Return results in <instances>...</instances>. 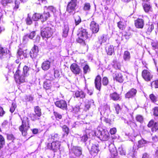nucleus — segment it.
<instances>
[{"mask_svg":"<svg viewBox=\"0 0 158 158\" xmlns=\"http://www.w3.org/2000/svg\"><path fill=\"white\" fill-rule=\"evenodd\" d=\"M22 124L19 127V130L22 132V135L25 136L27 134V131L30 127L29 120L27 117H24L21 119Z\"/></svg>","mask_w":158,"mask_h":158,"instance_id":"f257e3e1","label":"nucleus"},{"mask_svg":"<svg viewBox=\"0 0 158 158\" xmlns=\"http://www.w3.org/2000/svg\"><path fill=\"white\" fill-rule=\"evenodd\" d=\"M102 130L98 129L95 131V134L101 140L103 141L107 140L109 138V134L108 132L104 130L101 129Z\"/></svg>","mask_w":158,"mask_h":158,"instance_id":"f03ea898","label":"nucleus"},{"mask_svg":"<svg viewBox=\"0 0 158 158\" xmlns=\"http://www.w3.org/2000/svg\"><path fill=\"white\" fill-rule=\"evenodd\" d=\"M77 5V0H71L67 5V11L70 14L73 13Z\"/></svg>","mask_w":158,"mask_h":158,"instance_id":"7ed1b4c3","label":"nucleus"},{"mask_svg":"<svg viewBox=\"0 0 158 158\" xmlns=\"http://www.w3.org/2000/svg\"><path fill=\"white\" fill-rule=\"evenodd\" d=\"M53 33V31L51 28L46 27L42 28L41 31V35L43 38H48L51 37Z\"/></svg>","mask_w":158,"mask_h":158,"instance_id":"20e7f679","label":"nucleus"},{"mask_svg":"<svg viewBox=\"0 0 158 158\" xmlns=\"http://www.w3.org/2000/svg\"><path fill=\"white\" fill-rule=\"evenodd\" d=\"M19 73V70L18 69L15 74V77L16 81L20 83L25 82L26 80V77L27 76H25L22 73L20 74Z\"/></svg>","mask_w":158,"mask_h":158,"instance_id":"39448f33","label":"nucleus"},{"mask_svg":"<svg viewBox=\"0 0 158 158\" xmlns=\"http://www.w3.org/2000/svg\"><path fill=\"white\" fill-rule=\"evenodd\" d=\"M87 147L90 154L94 156L96 155L99 151L98 146L95 144L90 143Z\"/></svg>","mask_w":158,"mask_h":158,"instance_id":"423d86ee","label":"nucleus"},{"mask_svg":"<svg viewBox=\"0 0 158 158\" xmlns=\"http://www.w3.org/2000/svg\"><path fill=\"white\" fill-rule=\"evenodd\" d=\"M77 35L79 39L83 41L88 37L87 32H86V29L81 28L78 30V33Z\"/></svg>","mask_w":158,"mask_h":158,"instance_id":"0eeeda50","label":"nucleus"},{"mask_svg":"<svg viewBox=\"0 0 158 158\" xmlns=\"http://www.w3.org/2000/svg\"><path fill=\"white\" fill-rule=\"evenodd\" d=\"M142 76L146 81H150L152 78L153 75L149 70H144L142 73Z\"/></svg>","mask_w":158,"mask_h":158,"instance_id":"6e6552de","label":"nucleus"},{"mask_svg":"<svg viewBox=\"0 0 158 158\" xmlns=\"http://www.w3.org/2000/svg\"><path fill=\"white\" fill-rule=\"evenodd\" d=\"M38 52V47L37 46L34 45L30 52L31 57L32 59L36 58Z\"/></svg>","mask_w":158,"mask_h":158,"instance_id":"1a4fd4ad","label":"nucleus"},{"mask_svg":"<svg viewBox=\"0 0 158 158\" xmlns=\"http://www.w3.org/2000/svg\"><path fill=\"white\" fill-rule=\"evenodd\" d=\"M71 152L77 156H79L82 154V149L79 147L73 146L71 150Z\"/></svg>","mask_w":158,"mask_h":158,"instance_id":"9d476101","label":"nucleus"},{"mask_svg":"<svg viewBox=\"0 0 158 158\" xmlns=\"http://www.w3.org/2000/svg\"><path fill=\"white\" fill-rule=\"evenodd\" d=\"M49 77H51L49 79H47L44 82V88L46 89H49L51 86V81L54 79L53 76L50 74H48Z\"/></svg>","mask_w":158,"mask_h":158,"instance_id":"9b49d317","label":"nucleus"},{"mask_svg":"<svg viewBox=\"0 0 158 158\" xmlns=\"http://www.w3.org/2000/svg\"><path fill=\"white\" fill-rule=\"evenodd\" d=\"M55 105L63 110H66L67 107V104L66 101L64 100L57 101L55 102Z\"/></svg>","mask_w":158,"mask_h":158,"instance_id":"f8f14e48","label":"nucleus"},{"mask_svg":"<svg viewBox=\"0 0 158 158\" xmlns=\"http://www.w3.org/2000/svg\"><path fill=\"white\" fill-rule=\"evenodd\" d=\"M70 68L72 72L76 75L79 74L81 71L78 65L75 63L71 65Z\"/></svg>","mask_w":158,"mask_h":158,"instance_id":"ddd939ff","label":"nucleus"},{"mask_svg":"<svg viewBox=\"0 0 158 158\" xmlns=\"http://www.w3.org/2000/svg\"><path fill=\"white\" fill-rule=\"evenodd\" d=\"M29 51L27 49L23 50L20 48L18 50L17 53L20 59H23L24 58H26L27 56Z\"/></svg>","mask_w":158,"mask_h":158,"instance_id":"4468645a","label":"nucleus"},{"mask_svg":"<svg viewBox=\"0 0 158 158\" xmlns=\"http://www.w3.org/2000/svg\"><path fill=\"white\" fill-rule=\"evenodd\" d=\"M52 142V143H49L48 144V148L53 150H56L57 148L58 149L60 145V142L55 141Z\"/></svg>","mask_w":158,"mask_h":158,"instance_id":"2eb2a0df","label":"nucleus"},{"mask_svg":"<svg viewBox=\"0 0 158 158\" xmlns=\"http://www.w3.org/2000/svg\"><path fill=\"white\" fill-rule=\"evenodd\" d=\"M137 90L134 88L130 89L125 94V98H131L134 97L137 93Z\"/></svg>","mask_w":158,"mask_h":158,"instance_id":"dca6fc26","label":"nucleus"},{"mask_svg":"<svg viewBox=\"0 0 158 158\" xmlns=\"http://www.w3.org/2000/svg\"><path fill=\"white\" fill-rule=\"evenodd\" d=\"M90 28L94 33H97L99 30L98 25L94 21H92L91 22Z\"/></svg>","mask_w":158,"mask_h":158,"instance_id":"f3484780","label":"nucleus"},{"mask_svg":"<svg viewBox=\"0 0 158 158\" xmlns=\"http://www.w3.org/2000/svg\"><path fill=\"white\" fill-rule=\"evenodd\" d=\"M113 77L114 80L120 83L122 82L123 81V76L120 73L116 72L113 74Z\"/></svg>","mask_w":158,"mask_h":158,"instance_id":"a211bd4d","label":"nucleus"},{"mask_svg":"<svg viewBox=\"0 0 158 158\" xmlns=\"http://www.w3.org/2000/svg\"><path fill=\"white\" fill-rule=\"evenodd\" d=\"M101 78L99 75L97 76L94 81V83L96 88L99 91L101 89Z\"/></svg>","mask_w":158,"mask_h":158,"instance_id":"6ab92c4d","label":"nucleus"},{"mask_svg":"<svg viewBox=\"0 0 158 158\" xmlns=\"http://www.w3.org/2000/svg\"><path fill=\"white\" fill-rule=\"evenodd\" d=\"M7 50L6 48L0 47V57L1 59L6 58L8 56Z\"/></svg>","mask_w":158,"mask_h":158,"instance_id":"aec40b11","label":"nucleus"},{"mask_svg":"<svg viewBox=\"0 0 158 158\" xmlns=\"http://www.w3.org/2000/svg\"><path fill=\"white\" fill-rule=\"evenodd\" d=\"M135 25L137 28H142L144 25V21L142 19H138L135 21Z\"/></svg>","mask_w":158,"mask_h":158,"instance_id":"412c9836","label":"nucleus"},{"mask_svg":"<svg viewBox=\"0 0 158 158\" xmlns=\"http://www.w3.org/2000/svg\"><path fill=\"white\" fill-rule=\"evenodd\" d=\"M50 62L48 61H45L42 64L41 68L44 71L48 70L50 67Z\"/></svg>","mask_w":158,"mask_h":158,"instance_id":"4be33fe9","label":"nucleus"},{"mask_svg":"<svg viewBox=\"0 0 158 158\" xmlns=\"http://www.w3.org/2000/svg\"><path fill=\"white\" fill-rule=\"evenodd\" d=\"M74 96L77 98H83L85 97V94L82 91H77L74 94Z\"/></svg>","mask_w":158,"mask_h":158,"instance_id":"5701e85b","label":"nucleus"},{"mask_svg":"<svg viewBox=\"0 0 158 158\" xmlns=\"http://www.w3.org/2000/svg\"><path fill=\"white\" fill-rule=\"evenodd\" d=\"M123 58L125 61H129L131 58V55L130 52L127 51H125L123 53Z\"/></svg>","mask_w":158,"mask_h":158,"instance_id":"b1692460","label":"nucleus"},{"mask_svg":"<svg viewBox=\"0 0 158 158\" xmlns=\"http://www.w3.org/2000/svg\"><path fill=\"white\" fill-rule=\"evenodd\" d=\"M69 31V27L67 24H64L63 29V36L64 37H66L68 34Z\"/></svg>","mask_w":158,"mask_h":158,"instance_id":"393cba45","label":"nucleus"},{"mask_svg":"<svg viewBox=\"0 0 158 158\" xmlns=\"http://www.w3.org/2000/svg\"><path fill=\"white\" fill-rule=\"evenodd\" d=\"M110 97L111 99L114 101L118 100L120 98L119 95L115 92L110 94Z\"/></svg>","mask_w":158,"mask_h":158,"instance_id":"a878e982","label":"nucleus"},{"mask_svg":"<svg viewBox=\"0 0 158 158\" xmlns=\"http://www.w3.org/2000/svg\"><path fill=\"white\" fill-rule=\"evenodd\" d=\"M143 9L145 11L148 13L150 11H151L152 10V7L148 3H145L143 4Z\"/></svg>","mask_w":158,"mask_h":158,"instance_id":"bb28decb","label":"nucleus"},{"mask_svg":"<svg viewBox=\"0 0 158 158\" xmlns=\"http://www.w3.org/2000/svg\"><path fill=\"white\" fill-rule=\"evenodd\" d=\"M35 32L33 31L31 32L29 35H25L23 38V40L25 41L26 40V39L28 37L30 39H32L34 36L35 35Z\"/></svg>","mask_w":158,"mask_h":158,"instance_id":"cd10ccee","label":"nucleus"},{"mask_svg":"<svg viewBox=\"0 0 158 158\" xmlns=\"http://www.w3.org/2000/svg\"><path fill=\"white\" fill-rule=\"evenodd\" d=\"M107 54L109 55H111L114 52V49L113 46H110L106 49Z\"/></svg>","mask_w":158,"mask_h":158,"instance_id":"c85d7f7f","label":"nucleus"},{"mask_svg":"<svg viewBox=\"0 0 158 158\" xmlns=\"http://www.w3.org/2000/svg\"><path fill=\"white\" fill-rule=\"evenodd\" d=\"M51 139L50 138L49 139V141L59 142V137L58 134H55L53 136H51Z\"/></svg>","mask_w":158,"mask_h":158,"instance_id":"c756f323","label":"nucleus"},{"mask_svg":"<svg viewBox=\"0 0 158 158\" xmlns=\"http://www.w3.org/2000/svg\"><path fill=\"white\" fill-rule=\"evenodd\" d=\"M34 111L37 116L40 117L41 116V110L39 106H37L34 107Z\"/></svg>","mask_w":158,"mask_h":158,"instance_id":"7c9ffc66","label":"nucleus"},{"mask_svg":"<svg viewBox=\"0 0 158 158\" xmlns=\"http://www.w3.org/2000/svg\"><path fill=\"white\" fill-rule=\"evenodd\" d=\"M49 16L50 14L48 12H45L44 11L43 15H41V18L43 21L46 20Z\"/></svg>","mask_w":158,"mask_h":158,"instance_id":"2f4dec72","label":"nucleus"},{"mask_svg":"<svg viewBox=\"0 0 158 158\" xmlns=\"http://www.w3.org/2000/svg\"><path fill=\"white\" fill-rule=\"evenodd\" d=\"M32 19L34 21H37L40 19H41V14L37 13H35L33 15Z\"/></svg>","mask_w":158,"mask_h":158,"instance_id":"473e14b6","label":"nucleus"},{"mask_svg":"<svg viewBox=\"0 0 158 158\" xmlns=\"http://www.w3.org/2000/svg\"><path fill=\"white\" fill-rule=\"evenodd\" d=\"M118 152L121 155L125 156L126 155V151L122 146L118 147Z\"/></svg>","mask_w":158,"mask_h":158,"instance_id":"72a5a7b5","label":"nucleus"},{"mask_svg":"<svg viewBox=\"0 0 158 158\" xmlns=\"http://www.w3.org/2000/svg\"><path fill=\"white\" fill-rule=\"evenodd\" d=\"M126 23L124 22H123L122 21H120L118 23V26L119 28L121 30H123L125 28V26Z\"/></svg>","mask_w":158,"mask_h":158,"instance_id":"f704fd0d","label":"nucleus"},{"mask_svg":"<svg viewBox=\"0 0 158 158\" xmlns=\"http://www.w3.org/2000/svg\"><path fill=\"white\" fill-rule=\"evenodd\" d=\"M147 143V142L146 140L143 139L140 140L138 141V147L139 148L142 147L144 146V145Z\"/></svg>","mask_w":158,"mask_h":158,"instance_id":"c9c22d12","label":"nucleus"},{"mask_svg":"<svg viewBox=\"0 0 158 158\" xmlns=\"http://www.w3.org/2000/svg\"><path fill=\"white\" fill-rule=\"evenodd\" d=\"M76 26L77 25L81 22L80 17L78 15L74 17Z\"/></svg>","mask_w":158,"mask_h":158,"instance_id":"e433bc0d","label":"nucleus"},{"mask_svg":"<svg viewBox=\"0 0 158 158\" xmlns=\"http://www.w3.org/2000/svg\"><path fill=\"white\" fill-rule=\"evenodd\" d=\"M12 2V0H2L1 3L3 6H5L11 3Z\"/></svg>","mask_w":158,"mask_h":158,"instance_id":"4c0bfd02","label":"nucleus"},{"mask_svg":"<svg viewBox=\"0 0 158 158\" xmlns=\"http://www.w3.org/2000/svg\"><path fill=\"white\" fill-rule=\"evenodd\" d=\"M149 98L151 101L153 102H156L157 100L158 97L155 96L153 94H151L149 95Z\"/></svg>","mask_w":158,"mask_h":158,"instance_id":"58836bf2","label":"nucleus"},{"mask_svg":"<svg viewBox=\"0 0 158 158\" xmlns=\"http://www.w3.org/2000/svg\"><path fill=\"white\" fill-rule=\"evenodd\" d=\"M29 70V68L26 66H25L23 69L22 73L25 76H27L29 75L28 72Z\"/></svg>","mask_w":158,"mask_h":158,"instance_id":"ea45409f","label":"nucleus"},{"mask_svg":"<svg viewBox=\"0 0 158 158\" xmlns=\"http://www.w3.org/2000/svg\"><path fill=\"white\" fill-rule=\"evenodd\" d=\"M107 40L106 36L104 35H102L99 39V41L101 44L104 43L106 42Z\"/></svg>","mask_w":158,"mask_h":158,"instance_id":"a19ab883","label":"nucleus"},{"mask_svg":"<svg viewBox=\"0 0 158 158\" xmlns=\"http://www.w3.org/2000/svg\"><path fill=\"white\" fill-rule=\"evenodd\" d=\"M26 22L27 25H31L32 23V20L31 18V15L29 14L27 15V16L26 19Z\"/></svg>","mask_w":158,"mask_h":158,"instance_id":"79ce46f5","label":"nucleus"},{"mask_svg":"<svg viewBox=\"0 0 158 158\" xmlns=\"http://www.w3.org/2000/svg\"><path fill=\"white\" fill-rule=\"evenodd\" d=\"M91 104V102L88 101L86 102H85V107L84 109L86 111L87 110L89 109L90 108Z\"/></svg>","mask_w":158,"mask_h":158,"instance_id":"37998d69","label":"nucleus"},{"mask_svg":"<svg viewBox=\"0 0 158 158\" xmlns=\"http://www.w3.org/2000/svg\"><path fill=\"white\" fill-rule=\"evenodd\" d=\"M90 8V5L89 3H85L84 4L83 9L85 10H89Z\"/></svg>","mask_w":158,"mask_h":158,"instance_id":"c03bdc74","label":"nucleus"},{"mask_svg":"<svg viewBox=\"0 0 158 158\" xmlns=\"http://www.w3.org/2000/svg\"><path fill=\"white\" fill-rule=\"evenodd\" d=\"M158 130V123L155 122L152 127V131H156Z\"/></svg>","mask_w":158,"mask_h":158,"instance_id":"a18cd8bd","label":"nucleus"},{"mask_svg":"<svg viewBox=\"0 0 158 158\" xmlns=\"http://www.w3.org/2000/svg\"><path fill=\"white\" fill-rule=\"evenodd\" d=\"M83 72L84 73L86 74L87 73L90 71V69L89 66L87 64H85L83 68Z\"/></svg>","mask_w":158,"mask_h":158,"instance_id":"49530a36","label":"nucleus"},{"mask_svg":"<svg viewBox=\"0 0 158 158\" xmlns=\"http://www.w3.org/2000/svg\"><path fill=\"white\" fill-rule=\"evenodd\" d=\"M54 115L57 120L60 119L62 117V115L57 112L54 111Z\"/></svg>","mask_w":158,"mask_h":158,"instance_id":"de8ad7c7","label":"nucleus"},{"mask_svg":"<svg viewBox=\"0 0 158 158\" xmlns=\"http://www.w3.org/2000/svg\"><path fill=\"white\" fill-rule=\"evenodd\" d=\"M5 144V139L1 135H0V148H2Z\"/></svg>","mask_w":158,"mask_h":158,"instance_id":"09e8293b","label":"nucleus"},{"mask_svg":"<svg viewBox=\"0 0 158 158\" xmlns=\"http://www.w3.org/2000/svg\"><path fill=\"white\" fill-rule=\"evenodd\" d=\"M109 150L111 154L113 156H115L117 155V151L115 148H114L112 149H110V148Z\"/></svg>","mask_w":158,"mask_h":158,"instance_id":"8fccbe9b","label":"nucleus"},{"mask_svg":"<svg viewBox=\"0 0 158 158\" xmlns=\"http://www.w3.org/2000/svg\"><path fill=\"white\" fill-rule=\"evenodd\" d=\"M30 117L31 120L33 121L39 119V117L37 116L36 114H30Z\"/></svg>","mask_w":158,"mask_h":158,"instance_id":"3c124183","label":"nucleus"},{"mask_svg":"<svg viewBox=\"0 0 158 158\" xmlns=\"http://www.w3.org/2000/svg\"><path fill=\"white\" fill-rule=\"evenodd\" d=\"M151 86L152 88H158V80L152 82L151 83Z\"/></svg>","mask_w":158,"mask_h":158,"instance_id":"603ef678","label":"nucleus"},{"mask_svg":"<svg viewBox=\"0 0 158 158\" xmlns=\"http://www.w3.org/2000/svg\"><path fill=\"white\" fill-rule=\"evenodd\" d=\"M102 82L104 85H107L109 82L107 78L106 77H104L102 79Z\"/></svg>","mask_w":158,"mask_h":158,"instance_id":"864d4df0","label":"nucleus"},{"mask_svg":"<svg viewBox=\"0 0 158 158\" xmlns=\"http://www.w3.org/2000/svg\"><path fill=\"white\" fill-rule=\"evenodd\" d=\"M136 120L141 123L143 122V118L142 116L138 115L136 117Z\"/></svg>","mask_w":158,"mask_h":158,"instance_id":"5fc2aeb1","label":"nucleus"},{"mask_svg":"<svg viewBox=\"0 0 158 158\" xmlns=\"http://www.w3.org/2000/svg\"><path fill=\"white\" fill-rule=\"evenodd\" d=\"M16 105L14 103H12V104L11 106L10 109V111L11 113H13L15 111L16 108Z\"/></svg>","mask_w":158,"mask_h":158,"instance_id":"6e6d98bb","label":"nucleus"},{"mask_svg":"<svg viewBox=\"0 0 158 158\" xmlns=\"http://www.w3.org/2000/svg\"><path fill=\"white\" fill-rule=\"evenodd\" d=\"M114 107L117 114H118L121 110L120 107L118 104L115 105Z\"/></svg>","mask_w":158,"mask_h":158,"instance_id":"4d7b16f0","label":"nucleus"},{"mask_svg":"<svg viewBox=\"0 0 158 158\" xmlns=\"http://www.w3.org/2000/svg\"><path fill=\"white\" fill-rule=\"evenodd\" d=\"M63 130L64 132L67 135H68L69 132V129L68 127L66 125H64L63 126Z\"/></svg>","mask_w":158,"mask_h":158,"instance_id":"13d9d810","label":"nucleus"},{"mask_svg":"<svg viewBox=\"0 0 158 158\" xmlns=\"http://www.w3.org/2000/svg\"><path fill=\"white\" fill-rule=\"evenodd\" d=\"M154 28V24L152 23L151 25H149L148 29V32L149 33L151 32Z\"/></svg>","mask_w":158,"mask_h":158,"instance_id":"bf43d9fd","label":"nucleus"},{"mask_svg":"<svg viewBox=\"0 0 158 158\" xmlns=\"http://www.w3.org/2000/svg\"><path fill=\"white\" fill-rule=\"evenodd\" d=\"M153 115L155 116H158V107H155L153 109Z\"/></svg>","mask_w":158,"mask_h":158,"instance_id":"052dcab7","label":"nucleus"},{"mask_svg":"<svg viewBox=\"0 0 158 158\" xmlns=\"http://www.w3.org/2000/svg\"><path fill=\"white\" fill-rule=\"evenodd\" d=\"M47 3L46 0H38L37 3L40 4H46Z\"/></svg>","mask_w":158,"mask_h":158,"instance_id":"680f3d73","label":"nucleus"},{"mask_svg":"<svg viewBox=\"0 0 158 158\" xmlns=\"http://www.w3.org/2000/svg\"><path fill=\"white\" fill-rule=\"evenodd\" d=\"M25 99L28 101H32L33 98L31 95H28L26 97Z\"/></svg>","mask_w":158,"mask_h":158,"instance_id":"e2e57ef3","label":"nucleus"},{"mask_svg":"<svg viewBox=\"0 0 158 158\" xmlns=\"http://www.w3.org/2000/svg\"><path fill=\"white\" fill-rule=\"evenodd\" d=\"M129 35H127L126 33L123 34L122 36V40H124L125 39H128L129 38Z\"/></svg>","mask_w":158,"mask_h":158,"instance_id":"0e129e2a","label":"nucleus"},{"mask_svg":"<svg viewBox=\"0 0 158 158\" xmlns=\"http://www.w3.org/2000/svg\"><path fill=\"white\" fill-rule=\"evenodd\" d=\"M117 130L114 127L110 129V132L111 135L114 134L116 132Z\"/></svg>","mask_w":158,"mask_h":158,"instance_id":"69168bd1","label":"nucleus"},{"mask_svg":"<svg viewBox=\"0 0 158 158\" xmlns=\"http://www.w3.org/2000/svg\"><path fill=\"white\" fill-rule=\"evenodd\" d=\"M88 137L87 135H85L81 137V141L85 142L88 139Z\"/></svg>","mask_w":158,"mask_h":158,"instance_id":"338daca9","label":"nucleus"},{"mask_svg":"<svg viewBox=\"0 0 158 158\" xmlns=\"http://www.w3.org/2000/svg\"><path fill=\"white\" fill-rule=\"evenodd\" d=\"M60 76L59 72V71L57 70H55L54 72V77L55 78L58 77Z\"/></svg>","mask_w":158,"mask_h":158,"instance_id":"774afa93","label":"nucleus"}]
</instances>
